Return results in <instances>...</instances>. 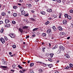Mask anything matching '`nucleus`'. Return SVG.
<instances>
[{"label": "nucleus", "instance_id": "nucleus-1", "mask_svg": "<svg viewBox=\"0 0 73 73\" xmlns=\"http://www.w3.org/2000/svg\"><path fill=\"white\" fill-rule=\"evenodd\" d=\"M20 11L21 12V14L22 15H24L25 14V11H24V8L21 7L20 9Z\"/></svg>", "mask_w": 73, "mask_h": 73}, {"label": "nucleus", "instance_id": "nucleus-2", "mask_svg": "<svg viewBox=\"0 0 73 73\" xmlns=\"http://www.w3.org/2000/svg\"><path fill=\"white\" fill-rule=\"evenodd\" d=\"M37 63H39L40 64H43V65H43V66L44 67H46V66H48V64H45L43 62H37Z\"/></svg>", "mask_w": 73, "mask_h": 73}, {"label": "nucleus", "instance_id": "nucleus-3", "mask_svg": "<svg viewBox=\"0 0 73 73\" xmlns=\"http://www.w3.org/2000/svg\"><path fill=\"white\" fill-rule=\"evenodd\" d=\"M26 6L29 9H30L32 7V5L31 3H28L26 5Z\"/></svg>", "mask_w": 73, "mask_h": 73}, {"label": "nucleus", "instance_id": "nucleus-4", "mask_svg": "<svg viewBox=\"0 0 73 73\" xmlns=\"http://www.w3.org/2000/svg\"><path fill=\"white\" fill-rule=\"evenodd\" d=\"M46 33H48V34H49V35H50V34H51L52 33V30L51 29H48L46 31Z\"/></svg>", "mask_w": 73, "mask_h": 73}, {"label": "nucleus", "instance_id": "nucleus-5", "mask_svg": "<svg viewBox=\"0 0 73 73\" xmlns=\"http://www.w3.org/2000/svg\"><path fill=\"white\" fill-rule=\"evenodd\" d=\"M0 40L2 44H4V43H5V39H4V38H1Z\"/></svg>", "mask_w": 73, "mask_h": 73}, {"label": "nucleus", "instance_id": "nucleus-6", "mask_svg": "<svg viewBox=\"0 0 73 73\" xmlns=\"http://www.w3.org/2000/svg\"><path fill=\"white\" fill-rule=\"evenodd\" d=\"M9 36H10L11 38H14V37H15V35L11 33L9 34Z\"/></svg>", "mask_w": 73, "mask_h": 73}, {"label": "nucleus", "instance_id": "nucleus-7", "mask_svg": "<svg viewBox=\"0 0 73 73\" xmlns=\"http://www.w3.org/2000/svg\"><path fill=\"white\" fill-rule=\"evenodd\" d=\"M59 48L60 49H61L62 50H65V48L62 46H60Z\"/></svg>", "mask_w": 73, "mask_h": 73}, {"label": "nucleus", "instance_id": "nucleus-8", "mask_svg": "<svg viewBox=\"0 0 73 73\" xmlns=\"http://www.w3.org/2000/svg\"><path fill=\"white\" fill-rule=\"evenodd\" d=\"M46 11L48 12H51L52 11V9H47Z\"/></svg>", "mask_w": 73, "mask_h": 73}, {"label": "nucleus", "instance_id": "nucleus-9", "mask_svg": "<svg viewBox=\"0 0 73 73\" xmlns=\"http://www.w3.org/2000/svg\"><path fill=\"white\" fill-rule=\"evenodd\" d=\"M63 23L65 25L67 24V21L66 20H64L63 21Z\"/></svg>", "mask_w": 73, "mask_h": 73}, {"label": "nucleus", "instance_id": "nucleus-10", "mask_svg": "<svg viewBox=\"0 0 73 73\" xmlns=\"http://www.w3.org/2000/svg\"><path fill=\"white\" fill-rule=\"evenodd\" d=\"M52 28L53 29L54 31H57V29H56V28L55 27V26H53L52 27Z\"/></svg>", "mask_w": 73, "mask_h": 73}, {"label": "nucleus", "instance_id": "nucleus-11", "mask_svg": "<svg viewBox=\"0 0 73 73\" xmlns=\"http://www.w3.org/2000/svg\"><path fill=\"white\" fill-rule=\"evenodd\" d=\"M58 29L59 31H62V27L61 26H59L58 27Z\"/></svg>", "mask_w": 73, "mask_h": 73}, {"label": "nucleus", "instance_id": "nucleus-12", "mask_svg": "<svg viewBox=\"0 0 73 73\" xmlns=\"http://www.w3.org/2000/svg\"><path fill=\"white\" fill-rule=\"evenodd\" d=\"M18 30L19 32H21V33H22L23 32V29H21L20 28H19Z\"/></svg>", "mask_w": 73, "mask_h": 73}, {"label": "nucleus", "instance_id": "nucleus-13", "mask_svg": "<svg viewBox=\"0 0 73 73\" xmlns=\"http://www.w3.org/2000/svg\"><path fill=\"white\" fill-rule=\"evenodd\" d=\"M3 64L4 65H7V61H5L4 60L3 61Z\"/></svg>", "mask_w": 73, "mask_h": 73}, {"label": "nucleus", "instance_id": "nucleus-14", "mask_svg": "<svg viewBox=\"0 0 73 73\" xmlns=\"http://www.w3.org/2000/svg\"><path fill=\"white\" fill-rule=\"evenodd\" d=\"M46 36V34L45 33H43L42 34V37H45Z\"/></svg>", "mask_w": 73, "mask_h": 73}, {"label": "nucleus", "instance_id": "nucleus-15", "mask_svg": "<svg viewBox=\"0 0 73 73\" xmlns=\"http://www.w3.org/2000/svg\"><path fill=\"white\" fill-rule=\"evenodd\" d=\"M28 26H23L22 27V29H27V28H28Z\"/></svg>", "mask_w": 73, "mask_h": 73}, {"label": "nucleus", "instance_id": "nucleus-16", "mask_svg": "<svg viewBox=\"0 0 73 73\" xmlns=\"http://www.w3.org/2000/svg\"><path fill=\"white\" fill-rule=\"evenodd\" d=\"M10 26H11V25H10V24H7V25H5V27H8V28L9 27H10Z\"/></svg>", "mask_w": 73, "mask_h": 73}, {"label": "nucleus", "instance_id": "nucleus-17", "mask_svg": "<svg viewBox=\"0 0 73 73\" xmlns=\"http://www.w3.org/2000/svg\"><path fill=\"white\" fill-rule=\"evenodd\" d=\"M5 22L6 24H7V23H8L10 22V21L8 19H6L5 20Z\"/></svg>", "mask_w": 73, "mask_h": 73}, {"label": "nucleus", "instance_id": "nucleus-18", "mask_svg": "<svg viewBox=\"0 0 73 73\" xmlns=\"http://www.w3.org/2000/svg\"><path fill=\"white\" fill-rule=\"evenodd\" d=\"M65 56L66 57V58H70V56L67 54L65 55Z\"/></svg>", "mask_w": 73, "mask_h": 73}, {"label": "nucleus", "instance_id": "nucleus-19", "mask_svg": "<svg viewBox=\"0 0 73 73\" xmlns=\"http://www.w3.org/2000/svg\"><path fill=\"white\" fill-rule=\"evenodd\" d=\"M13 15L14 17H16L17 16V13H15L13 14Z\"/></svg>", "mask_w": 73, "mask_h": 73}, {"label": "nucleus", "instance_id": "nucleus-20", "mask_svg": "<svg viewBox=\"0 0 73 73\" xmlns=\"http://www.w3.org/2000/svg\"><path fill=\"white\" fill-rule=\"evenodd\" d=\"M53 56H54V54L52 53L50 54V57L51 58H52Z\"/></svg>", "mask_w": 73, "mask_h": 73}, {"label": "nucleus", "instance_id": "nucleus-21", "mask_svg": "<svg viewBox=\"0 0 73 73\" xmlns=\"http://www.w3.org/2000/svg\"><path fill=\"white\" fill-rule=\"evenodd\" d=\"M60 35H64V36H65L66 35V34H65V33L64 32H63L62 33H60Z\"/></svg>", "mask_w": 73, "mask_h": 73}, {"label": "nucleus", "instance_id": "nucleus-22", "mask_svg": "<svg viewBox=\"0 0 73 73\" xmlns=\"http://www.w3.org/2000/svg\"><path fill=\"white\" fill-rule=\"evenodd\" d=\"M48 66H49V68H51L53 66V65L52 64H50L48 65Z\"/></svg>", "mask_w": 73, "mask_h": 73}, {"label": "nucleus", "instance_id": "nucleus-23", "mask_svg": "<svg viewBox=\"0 0 73 73\" xmlns=\"http://www.w3.org/2000/svg\"><path fill=\"white\" fill-rule=\"evenodd\" d=\"M40 13L42 15H44L46 13L44 11H41Z\"/></svg>", "mask_w": 73, "mask_h": 73}, {"label": "nucleus", "instance_id": "nucleus-24", "mask_svg": "<svg viewBox=\"0 0 73 73\" xmlns=\"http://www.w3.org/2000/svg\"><path fill=\"white\" fill-rule=\"evenodd\" d=\"M60 52H61V49H59L57 51V54H59V53H60Z\"/></svg>", "mask_w": 73, "mask_h": 73}, {"label": "nucleus", "instance_id": "nucleus-25", "mask_svg": "<svg viewBox=\"0 0 73 73\" xmlns=\"http://www.w3.org/2000/svg\"><path fill=\"white\" fill-rule=\"evenodd\" d=\"M5 12H3L1 13V15L3 16H5Z\"/></svg>", "mask_w": 73, "mask_h": 73}, {"label": "nucleus", "instance_id": "nucleus-26", "mask_svg": "<svg viewBox=\"0 0 73 73\" xmlns=\"http://www.w3.org/2000/svg\"><path fill=\"white\" fill-rule=\"evenodd\" d=\"M39 29V28H35L33 29V31H37V29Z\"/></svg>", "mask_w": 73, "mask_h": 73}, {"label": "nucleus", "instance_id": "nucleus-27", "mask_svg": "<svg viewBox=\"0 0 73 73\" xmlns=\"http://www.w3.org/2000/svg\"><path fill=\"white\" fill-rule=\"evenodd\" d=\"M30 19L33 21H36V20L35 19H33V18H30Z\"/></svg>", "mask_w": 73, "mask_h": 73}, {"label": "nucleus", "instance_id": "nucleus-28", "mask_svg": "<svg viewBox=\"0 0 73 73\" xmlns=\"http://www.w3.org/2000/svg\"><path fill=\"white\" fill-rule=\"evenodd\" d=\"M45 47H44L42 48V51L43 52H45Z\"/></svg>", "mask_w": 73, "mask_h": 73}, {"label": "nucleus", "instance_id": "nucleus-29", "mask_svg": "<svg viewBox=\"0 0 73 73\" xmlns=\"http://www.w3.org/2000/svg\"><path fill=\"white\" fill-rule=\"evenodd\" d=\"M49 24V21H47L46 23H45V25H47L48 24Z\"/></svg>", "mask_w": 73, "mask_h": 73}, {"label": "nucleus", "instance_id": "nucleus-30", "mask_svg": "<svg viewBox=\"0 0 73 73\" xmlns=\"http://www.w3.org/2000/svg\"><path fill=\"white\" fill-rule=\"evenodd\" d=\"M12 67L13 68V69H15L16 67V65H15V64H13Z\"/></svg>", "mask_w": 73, "mask_h": 73}, {"label": "nucleus", "instance_id": "nucleus-31", "mask_svg": "<svg viewBox=\"0 0 73 73\" xmlns=\"http://www.w3.org/2000/svg\"><path fill=\"white\" fill-rule=\"evenodd\" d=\"M56 1L57 3H61V0H56Z\"/></svg>", "mask_w": 73, "mask_h": 73}, {"label": "nucleus", "instance_id": "nucleus-32", "mask_svg": "<svg viewBox=\"0 0 73 73\" xmlns=\"http://www.w3.org/2000/svg\"><path fill=\"white\" fill-rule=\"evenodd\" d=\"M67 18L68 19H69V20H70V19H72V17L69 15L68 16V17H67Z\"/></svg>", "mask_w": 73, "mask_h": 73}, {"label": "nucleus", "instance_id": "nucleus-33", "mask_svg": "<svg viewBox=\"0 0 73 73\" xmlns=\"http://www.w3.org/2000/svg\"><path fill=\"white\" fill-rule=\"evenodd\" d=\"M34 65V63H33L30 64V66L32 67Z\"/></svg>", "mask_w": 73, "mask_h": 73}, {"label": "nucleus", "instance_id": "nucleus-34", "mask_svg": "<svg viewBox=\"0 0 73 73\" xmlns=\"http://www.w3.org/2000/svg\"><path fill=\"white\" fill-rule=\"evenodd\" d=\"M0 67L1 68H7V67L5 66H1Z\"/></svg>", "mask_w": 73, "mask_h": 73}, {"label": "nucleus", "instance_id": "nucleus-35", "mask_svg": "<svg viewBox=\"0 0 73 73\" xmlns=\"http://www.w3.org/2000/svg\"><path fill=\"white\" fill-rule=\"evenodd\" d=\"M1 33H3V32H4V28H2L1 29Z\"/></svg>", "mask_w": 73, "mask_h": 73}, {"label": "nucleus", "instance_id": "nucleus-36", "mask_svg": "<svg viewBox=\"0 0 73 73\" xmlns=\"http://www.w3.org/2000/svg\"><path fill=\"white\" fill-rule=\"evenodd\" d=\"M18 67L19 68V69H23V67L20 65H18Z\"/></svg>", "mask_w": 73, "mask_h": 73}, {"label": "nucleus", "instance_id": "nucleus-37", "mask_svg": "<svg viewBox=\"0 0 73 73\" xmlns=\"http://www.w3.org/2000/svg\"><path fill=\"white\" fill-rule=\"evenodd\" d=\"M17 6H14L13 7V8L14 9H17Z\"/></svg>", "mask_w": 73, "mask_h": 73}, {"label": "nucleus", "instance_id": "nucleus-38", "mask_svg": "<svg viewBox=\"0 0 73 73\" xmlns=\"http://www.w3.org/2000/svg\"><path fill=\"white\" fill-rule=\"evenodd\" d=\"M16 47V45L14 44L13 46V48H15Z\"/></svg>", "mask_w": 73, "mask_h": 73}, {"label": "nucleus", "instance_id": "nucleus-39", "mask_svg": "<svg viewBox=\"0 0 73 73\" xmlns=\"http://www.w3.org/2000/svg\"><path fill=\"white\" fill-rule=\"evenodd\" d=\"M64 16L66 18V17H68V14H65L64 15Z\"/></svg>", "mask_w": 73, "mask_h": 73}, {"label": "nucleus", "instance_id": "nucleus-40", "mask_svg": "<svg viewBox=\"0 0 73 73\" xmlns=\"http://www.w3.org/2000/svg\"><path fill=\"white\" fill-rule=\"evenodd\" d=\"M12 23L13 24H16V22L14 21H12Z\"/></svg>", "mask_w": 73, "mask_h": 73}, {"label": "nucleus", "instance_id": "nucleus-41", "mask_svg": "<svg viewBox=\"0 0 73 73\" xmlns=\"http://www.w3.org/2000/svg\"><path fill=\"white\" fill-rule=\"evenodd\" d=\"M29 71L30 73H32L33 72V70L32 69H30L29 70Z\"/></svg>", "mask_w": 73, "mask_h": 73}, {"label": "nucleus", "instance_id": "nucleus-42", "mask_svg": "<svg viewBox=\"0 0 73 73\" xmlns=\"http://www.w3.org/2000/svg\"><path fill=\"white\" fill-rule=\"evenodd\" d=\"M70 12L71 13H73V10L72 9H71L70 11Z\"/></svg>", "mask_w": 73, "mask_h": 73}, {"label": "nucleus", "instance_id": "nucleus-43", "mask_svg": "<svg viewBox=\"0 0 73 73\" xmlns=\"http://www.w3.org/2000/svg\"><path fill=\"white\" fill-rule=\"evenodd\" d=\"M7 12L8 15H10L11 14V11H8Z\"/></svg>", "mask_w": 73, "mask_h": 73}, {"label": "nucleus", "instance_id": "nucleus-44", "mask_svg": "<svg viewBox=\"0 0 73 73\" xmlns=\"http://www.w3.org/2000/svg\"><path fill=\"white\" fill-rule=\"evenodd\" d=\"M54 17V18H57V16L56 15H53Z\"/></svg>", "mask_w": 73, "mask_h": 73}, {"label": "nucleus", "instance_id": "nucleus-45", "mask_svg": "<svg viewBox=\"0 0 73 73\" xmlns=\"http://www.w3.org/2000/svg\"><path fill=\"white\" fill-rule=\"evenodd\" d=\"M5 39L6 41H7L8 40V38L7 36H5Z\"/></svg>", "mask_w": 73, "mask_h": 73}, {"label": "nucleus", "instance_id": "nucleus-46", "mask_svg": "<svg viewBox=\"0 0 73 73\" xmlns=\"http://www.w3.org/2000/svg\"><path fill=\"white\" fill-rule=\"evenodd\" d=\"M54 47H55V48L56 49L57 47H58V45H56Z\"/></svg>", "mask_w": 73, "mask_h": 73}, {"label": "nucleus", "instance_id": "nucleus-47", "mask_svg": "<svg viewBox=\"0 0 73 73\" xmlns=\"http://www.w3.org/2000/svg\"><path fill=\"white\" fill-rule=\"evenodd\" d=\"M48 60L49 61H51V62L52 61V58H49Z\"/></svg>", "mask_w": 73, "mask_h": 73}, {"label": "nucleus", "instance_id": "nucleus-48", "mask_svg": "<svg viewBox=\"0 0 73 73\" xmlns=\"http://www.w3.org/2000/svg\"><path fill=\"white\" fill-rule=\"evenodd\" d=\"M28 15H29V14H26L24 15V16H25V17H27V16H28Z\"/></svg>", "mask_w": 73, "mask_h": 73}, {"label": "nucleus", "instance_id": "nucleus-49", "mask_svg": "<svg viewBox=\"0 0 73 73\" xmlns=\"http://www.w3.org/2000/svg\"><path fill=\"white\" fill-rule=\"evenodd\" d=\"M19 0V3H22L23 1V0Z\"/></svg>", "mask_w": 73, "mask_h": 73}, {"label": "nucleus", "instance_id": "nucleus-50", "mask_svg": "<svg viewBox=\"0 0 73 73\" xmlns=\"http://www.w3.org/2000/svg\"><path fill=\"white\" fill-rule=\"evenodd\" d=\"M11 72H12V73H14L15 72V70H11Z\"/></svg>", "mask_w": 73, "mask_h": 73}, {"label": "nucleus", "instance_id": "nucleus-51", "mask_svg": "<svg viewBox=\"0 0 73 73\" xmlns=\"http://www.w3.org/2000/svg\"><path fill=\"white\" fill-rule=\"evenodd\" d=\"M1 24H3V22L1 21H0V25H1Z\"/></svg>", "mask_w": 73, "mask_h": 73}, {"label": "nucleus", "instance_id": "nucleus-52", "mask_svg": "<svg viewBox=\"0 0 73 73\" xmlns=\"http://www.w3.org/2000/svg\"><path fill=\"white\" fill-rule=\"evenodd\" d=\"M19 72L20 73H25L23 71L20 70V71H19Z\"/></svg>", "mask_w": 73, "mask_h": 73}, {"label": "nucleus", "instance_id": "nucleus-53", "mask_svg": "<svg viewBox=\"0 0 73 73\" xmlns=\"http://www.w3.org/2000/svg\"><path fill=\"white\" fill-rule=\"evenodd\" d=\"M69 68V67L68 66H67L65 68V69H68Z\"/></svg>", "mask_w": 73, "mask_h": 73}, {"label": "nucleus", "instance_id": "nucleus-54", "mask_svg": "<svg viewBox=\"0 0 73 73\" xmlns=\"http://www.w3.org/2000/svg\"><path fill=\"white\" fill-rule=\"evenodd\" d=\"M69 66H73V64H72L71 63H70L69 64Z\"/></svg>", "mask_w": 73, "mask_h": 73}, {"label": "nucleus", "instance_id": "nucleus-55", "mask_svg": "<svg viewBox=\"0 0 73 73\" xmlns=\"http://www.w3.org/2000/svg\"><path fill=\"white\" fill-rule=\"evenodd\" d=\"M29 36L28 35L27 36L26 38V39H27V38H29Z\"/></svg>", "mask_w": 73, "mask_h": 73}, {"label": "nucleus", "instance_id": "nucleus-56", "mask_svg": "<svg viewBox=\"0 0 73 73\" xmlns=\"http://www.w3.org/2000/svg\"><path fill=\"white\" fill-rule=\"evenodd\" d=\"M38 70L39 72H42V70L41 69H39Z\"/></svg>", "mask_w": 73, "mask_h": 73}, {"label": "nucleus", "instance_id": "nucleus-57", "mask_svg": "<svg viewBox=\"0 0 73 73\" xmlns=\"http://www.w3.org/2000/svg\"><path fill=\"white\" fill-rule=\"evenodd\" d=\"M24 21H28V20H27L26 19H24Z\"/></svg>", "mask_w": 73, "mask_h": 73}, {"label": "nucleus", "instance_id": "nucleus-58", "mask_svg": "<svg viewBox=\"0 0 73 73\" xmlns=\"http://www.w3.org/2000/svg\"><path fill=\"white\" fill-rule=\"evenodd\" d=\"M22 71L24 73L25 72V71H26V70L24 69H23L22 70Z\"/></svg>", "mask_w": 73, "mask_h": 73}, {"label": "nucleus", "instance_id": "nucleus-59", "mask_svg": "<svg viewBox=\"0 0 73 73\" xmlns=\"http://www.w3.org/2000/svg\"><path fill=\"white\" fill-rule=\"evenodd\" d=\"M73 68V67L72 66H69V68H70V69H72V68Z\"/></svg>", "mask_w": 73, "mask_h": 73}, {"label": "nucleus", "instance_id": "nucleus-60", "mask_svg": "<svg viewBox=\"0 0 73 73\" xmlns=\"http://www.w3.org/2000/svg\"><path fill=\"white\" fill-rule=\"evenodd\" d=\"M31 12H32V13H33L35 12V11L34 10H31Z\"/></svg>", "mask_w": 73, "mask_h": 73}, {"label": "nucleus", "instance_id": "nucleus-61", "mask_svg": "<svg viewBox=\"0 0 73 73\" xmlns=\"http://www.w3.org/2000/svg\"><path fill=\"white\" fill-rule=\"evenodd\" d=\"M70 39V36H68L67 38V40H69Z\"/></svg>", "mask_w": 73, "mask_h": 73}, {"label": "nucleus", "instance_id": "nucleus-62", "mask_svg": "<svg viewBox=\"0 0 73 73\" xmlns=\"http://www.w3.org/2000/svg\"><path fill=\"white\" fill-rule=\"evenodd\" d=\"M9 55H11V54H12V52H9Z\"/></svg>", "mask_w": 73, "mask_h": 73}, {"label": "nucleus", "instance_id": "nucleus-63", "mask_svg": "<svg viewBox=\"0 0 73 73\" xmlns=\"http://www.w3.org/2000/svg\"><path fill=\"white\" fill-rule=\"evenodd\" d=\"M35 1L36 2H38V1H39V0H35Z\"/></svg>", "mask_w": 73, "mask_h": 73}, {"label": "nucleus", "instance_id": "nucleus-64", "mask_svg": "<svg viewBox=\"0 0 73 73\" xmlns=\"http://www.w3.org/2000/svg\"><path fill=\"white\" fill-rule=\"evenodd\" d=\"M55 73H58V72L57 71H56L55 72Z\"/></svg>", "mask_w": 73, "mask_h": 73}]
</instances>
